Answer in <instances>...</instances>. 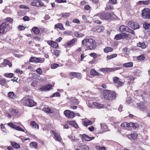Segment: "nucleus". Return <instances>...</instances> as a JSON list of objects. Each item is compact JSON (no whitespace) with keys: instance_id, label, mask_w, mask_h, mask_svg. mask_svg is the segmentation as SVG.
<instances>
[{"instance_id":"1","label":"nucleus","mask_w":150,"mask_h":150,"mask_svg":"<svg viewBox=\"0 0 150 150\" xmlns=\"http://www.w3.org/2000/svg\"><path fill=\"white\" fill-rule=\"evenodd\" d=\"M82 44L87 48V50H93L96 47V41L91 38L85 39L82 41Z\"/></svg>"},{"instance_id":"2","label":"nucleus","mask_w":150,"mask_h":150,"mask_svg":"<svg viewBox=\"0 0 150 150\" xmlns=\"http://www.w3.org/2000/svg\"><path fill=\"white\" fill-rule=\"evenodd\" d=\"M101 96L106 100H112L115 99L116 96L115 92L108 90H104Z\"/></svg>"},{"instance_id":"3","label":"nucleus","mask_w":150,"mask_h":150,"mask_svg":"<svg viewBox=\"0 0 150 150\" xmlns=\"http://www.w3.org/2000/svg\"><path fill=\"white\" fill-rule=\"evenodd\" d=\"M23 104L26 106L32 107L37 105V103L33 100L29 98L23 99Z\"/></svg>"},{"instance_id":"4","label":"nucleus","mask_w":150,"mask_h":150,"mask_svg":"<svg viewBox=\"0 0 150 150\" xmlns=\"http://www.w3.org/2000/svg\"><path fill=\"white\" fill-rule=\"evenodd\" d=\"M142 17L144 19H150V9L144 8L142 10L141 14Z\"/></svg>"},{"instance_id":"5","label":"nucleus","mask_w":150,"mask_h":150,"mask_svg":"<svg viewBox=\"0 0 150 150\" xmlns=\"http://www.w3.org/2000/svg\"><path fill=\"white\" fill-rule=\"evenodd\" d=\"M98 15L100 18L103 19L108 20L111 19L112 17V15L109 12H101L98 14Z\"/></svg>"},{"instance_id":"6","label":"nucleus","mask_w":150,"mask_h":150,"mask_svg":"<svg viewBox=\"0 0 150 150\" xmlns=\"http://www.w3.org/2000/svg\"><path fill=\"white\" fill-rule=\"evenodd\" d=\"M13 21V20L12 18L10 17H7L5 19L3 23L7 25H6V26L10 29L12 28Z\"/></svg>"},{"instance_id":"7","label":"nucleus","mask_w":150,"mask_h":150,"mask_svg":"<svg viewBox=\"0 0 150 150\" xmlns=\"http://www.w3.org/2000/svg\"><path fill=\"white\" fill-rule=\"evenodd\" d=\"M6 25L4 23H2L0 24V35H4L6 33L7 30L9 29L6 26Z\"/></svg>"},{"instance_id":"8","label":"nucleus","mask_w":150,"mask_h":150,"mask_svg":"<svg viewBox=\"0 0 150 150\" xmlns=\"http://www.w3.org/2000/svg\"><path fill=\"white\" fill-rule=\"evenodd\" d=\"M30 5L33 6L37 7H42L44 6V3L38 0H34L30 3Z\"/></svg>"},{"instance_id":"9","label":"nucleus","mask_w":150,"mask_h":150,"mask_svg":"<svg viewBox=\"0 0 150 150\" xmlns=\"http://www.w3.org/2000/svg\"><path fill=\"white\" fill-rule=\"evenodd\" d=\"M64 114L67 117L69 118H72L75 116L74 112L69 110H65L64 112Z\"/></svg>"},{"instance_id":"10","label":"nucleus","mask_w":150,"mask_h":150,"mask_svg":"<svg viewBox=\"0 0 150 150\" xmlns=\"http://www.w3.org/2000/svg\"><path fill=\"white\" fill-rule=\"evenodd\" d=\"M128 25L134 30L139 28V26L138 23L132 21L128 22Z\"/></svg>"},{"instance_id":"11","label":"nucleus","mask_w":150,"mask_h":150,"mask_svg":"<svg viewBox=\"0 0 150 150\" xmlns=\"http://www.w3.org/2000/svg\"><path fill=\"white\" fill-rule=\"evenodd\" d=\"M113 82L115 84H117L119 86H121L124 83L122 81V80L117 77H114L113 78Z\"/></svg>"},{"instance_id":"12","label":"nucleus","mask_w":150,"mask_h":150,"mask_svg":"<svg viewBox=\"0 0 150 150\" xmlns=\"http://www.w3.org/2000/svg\"><path fill=\"white\" fill-rule=\"evenodd\" d=\"M138 136V134L136 132H133L130 134H126L125 136L128 137L130 140H135L137 139Z\"/></svg>"},{"instance_id":"13","label":"nucleus","mask_w":150,"mask_h":150,"mask_svg":"<svg viewBox=\"0 0 150 150\" xmlns=\"http://www.w3.org/2000/svg\"><path fill=\"white\" fill-rule=\"evenodd\" d=\"M49 45L53 48L57 49L58 47V44L53 40H50L47 42Z\"/></svg>"},{"instance_id":"14","label":"nucleus","mask_w":150,"mask_h":150,"mask_svg":"<svg viewBox=\"0 0 150 150\" xmlns=\"http://www.w3.org/2000/svg\"><path fill=\"white\" fill-rule=\"evenodd\" d=\"M69 75L70 76H73L79 79H81V77L80 73L74 72H70Z\"/></svg>"},{"instance_id":"15","label":"nucleus","mask_w":150,"mask_h":150,"mask_svg":"<svg viewBox=\"0 0 150 150\" xmlns=\"http://www.w3.org/2000/svg\"><path fill=\"white\" fill-rule=\"evenodd\" d=\"M41 61V58H37L35 57H31L29 60L30 62H35L36 63L40 62Z\"/></svg>"},{"instance_id":"16","label":"nucleus","mask_w":150,"mask_h":150,"mask_svg":"<svg viewBox=\"0 0 150 150\" xmlns=\"http://www.w3.org/2000/svg\"><path fill=\"white\" fill-rule=\"evenodd\" d=\"M104 29V27L103 26H99L96 27V28L93 29V31L94 32L100 33L103 31Z\"/></svg>"},{"instance_id":"17","label":"nucleus","mask_w":150,"mask_h":150,"mask_svg":"<svg viewBox=\"0 0 150 150\" xmlns=\"http://www.w3.org/2000/svg\"><path fill=\"white\" fill-rule=\"evenodd\" d=\"M52 87V86L51 85L48 84L45 86H44L42 87H40V90L42 91H48L50 90Z\"/></svg>"},{"instance_id":"18","label":"nucleus","mask_w":150,"mask_h":150,"mask_svg":"<svg viewBox=\"0 0 150 150\" xmlns=\"http://www.w3.org/2000/svg\"><path fill=\"white\" fill-rule=\"evenodd\" d=\"M137 107L141 110L144 111L146 109V107L143 103L140 102L137 104Z\"/></svg>"},{"instance_id":"19","label":"nucleus","mask_w":150,"mask_h":150,"mask_svg":"<svg viewBox=\"0 0 150 150\" xmlns=\"http://www.w3.org/2000/svg\"><path fill=\"white\" fill-rule=\"evenodd\" d=\"M77 40L76 39L73 38L71 40L69 41L68 42H67L65 44V46H69L71 45L74 44L75 42H76Z\"/></svg>"},{"instance_id":"20","label":"nucleus","mask_w":150,"mask_h":150,"mask_svg":"<svg viewBox=\"0 0 150 150\" xmlns=\"http://www.w3.org/2000/svg\"><path fill=\"white\" fill-rule=\"evenodd\" d=\"M128 28V27L124 25H122L120 26L119 30L120 32L122 33L125 32H127V29Z\"/></svg>"},{"instance_id":"21","label":"nucleus","mask_w":150,"mask_h":150,"mask_svg":"<svg viewBox=\"0 0 150 150\" xmlns=\"http://www.w3.org/2000/svg\"><path fill=\"white\" fill-rule=\"evenodd\" d=\"M143 27L145 30L148 32H150V23L145 22L143 24Z\"/></svg>"},{"instance_id":"22","label":"nucleus","mask_w":150,"mask_h":150,"mask_svg":"<svg viewBox=\"0 0 150 150\" xmlns=\"http://www.w3.org/2000/svg\"><path fill=\"white\" fill-rule=\"evenodd\" d=\"M67 122L69 125H71L72 126L76 128H77L79 127L78 125L74 121H67Z\"/></svg>"},{"instance_id":"23","label":"nucleus","mask_w":150,"mask_h":150,"mask_svg":"<svg viewBox=\"0 0 150 150\" xmlns=\"http://www.w3.org/2000/svg\"><path fill=\"white\" fill-rule=\"evenodd\" d=\"M59 29L62 30H64L65 29L62 24L58 23L54 25V28Z\"/></svg>"},{"instance_id":"24","label":"nucleus","mask_w":150,"mask_h":150,"mask_svg":"<svg viewBox=\"0 0 150 150\" xmlns=\"http://www.w3.org/2000/svg\"><path fill=\"white\" fill-rule=\"evenodd\" d=\"M120 68L119 67H117L115 68H106V73H108L115 71L116 70L120 69Z\"/></svg>"},{"instance_id":"25","label":"nucleus","mask_w":150,"mask_h":150,"mask_svg":"<svg viewBox=\"0 0 150 150\" xmlns=\"http://www.w3.org/2000/svg\"><path fill=\"white\" fill-rule=\"evenodd\" d=\"M8 81H7L4 78H0V85L2 86H4L7 85Z\"/></svg>"},{"instance_id":"26","label":"nucleus","mask_w":150,"mask_h":150,"mask_svg":"<svg viewBox=\"0 0 150 150\" xmlns=\"http://www.w3.org/2000/svg\"><path fill=\"white\" fill-rule=\"evenodd\" d=\"M30 125L33 128L38 129L39 126L34 121H31L30 122Z\"/></svg>"},{"instance_id":"27","label":"nucleus","mask_w":150,"mask_h":150,"mask_svg":"<svg viewBox=\"0 0 150 150\" xmlns=\"http://www.w3.org/2000/svg\"><path fill=\"white\" fill-rule=\"evenodd\" d=\"M90 74L93 76H99L100 74L98 72L94 69H91L90 70Z\"/></svg>"},{"instance_id":"28","label":"nucleus","mask_w":150,"mask_h":150,"mask_svg":"<svg viewBox=\"0 0 150 150\" xmlns=\"http://www.w3.org/2000/svg\"><path fill=\"white\" fill-rule=\"evenodd\" d=\"M42 110L44 112L50 114H52L54 113L53 111L48 107L44 108L42 109Z\"/></svg>"},{"instance_id":"29","label":"nucleus","mask_w":150,"mask_h":150,"mask_svg":"<svg viewBox=\"0 0 150 150\" xmlns=\"http://www.w3.org/2000/svg\"><path fill=\"white\" fill-rule=\"evenodd\" d=\"M8 96L12 99H15L16 98V96L15 95L14 93L12 91H10L8 94Z\"/></svg>"},{"instance_id":"30","label":"nucleus","mask_w":150,"mask_h":150,"mask_svg":"<svg viewBox=\"0 0 150 150\" xmlns=\"http://www.w3.org/2000/svg\"><path fill=\"white\" fill-rule=\"evenodd\" d=\"M92 124V122L90 120L83 121L82 124L84 126L87 127L88 126L91 125Z\"/></svg>"},{"instance_id":"31","label":"nucleus","mask_w":150,"mask_h":150,"mask_svg":"<svg viewBox=\"0 0 150 150\" xmlns=\"http://www.w3.org/2000/svg\"><path fill=\"white\" fill-rule=\"evenodd\" d=\"M30 147L32 148H35L36 149L38 148V144L36 142H31L30 143Z\"/></svg>"},{"instance_id":"32","label":"nucleus","mask_w":150,"mask_h":150,"mask_svg":"<svg viewBox=\"0 0 150 150\" xmlns=\"http://www.w3.org/2000/svg\"><path fill=\"white\" fill-rule=\"evenodd\" d=\"M113 50V48L111 47H105L104 49V51L105 53H108L112 52Z\"/></svg>"},{"instance_id":"33","label":"nucleus","mask_w":150,"mask_h":150,"mask_svg":"<svg viewBox=\"0 0 150 150\" xmlns=\"http://www.w3.org/2000/svg\"><path fill=\"white\" fill-rule=\"evenodd\" d=\"M98 18L99 17L98 15V14L94 16V22L99 24H101L102 22L98 19Z\"/></svg>"},{"instance_id":"34","label":"nucleus","mask_w":150,"mask_h":150,"mask_svg":"<svg viewBox=\"0 0 150 150\" xmlns=\"http://www.w3.org/2000/svg\"><path fill=\"white\" fill-rule=\"evenodd\" d=\"M137 46L141 47L142 49L145 48L146 47V45L144 42H139L137 43Z\"/></svg>"},{"instance_id":"35","label":"nucleus","mask_w":150,"mask_h":150,"mask_svg":"<svg viewBox=\"0 0 150 150\" xmlns=\"http://www.w3.org/2000/svg\"><path fill=\"white\" fill-rule=\"evenodd\" d=\"M32 30L35 34H38L40 33V30L37 27H33Z\"/></svg>"},{"instance_id":"36","label":"nucleus","mask_w":150,"mask_h":150,"mask_svg":"<svg viewBox=\"0 0 150 150\" xmlns=\"http://www.w3.org/2000/svg\"><path fill=\"white\" fill-rule=\"evenodd\" d=\"M122 39L125 38L127 39H130L131 37V35L130 34L126 33H122Z\"/></svg>"},{"instance_id":"37","label":"nucleus","mask_w":150,"mask_h":150,"mask_svg":"<svg viewBox=\"0 0 150 150\" xmlns=\"http://www.w3.org/2000/svg\"><path fill=\"white\" fill-rule=\"evenodd\" d=\"M133 66V63L132 62H129L123 64V66L125 67H130Z\"/></svg>"},{"instance_id":"38","label":"nucleus","mask_w":150,"mask_h":150,"mask_svg":"<svg viewBox=\"0 0 150 150\" xmlns=\"http://www.w3.org/2000/svg\"><path fill=\"white\" fill-rule=\"evenodd\" d=\"M71 100V102L73 105H78L79 104V102L78 99L75 98V97L73 98Z\"/></svg>"},{"instance_id":"39","label":"nucleus","mask_w":150,"mask_h":150,"mask_svg":"<svg viewBox=\"0 0 150 150\" xmlns=\"http://www.w3.org/2000/svg\"><path fill=\"white\" fill-rule=\"evenodd\" d=\"M94 105L98 108H102L104 106V105L102 104L99 103H93Z\"/></svg>"},{"instance_id":"40","label":"nucleus","mask_w":150,"mask_h":150,"mask_svg":"<svg viewBox=\"0 0 150 150\" xmlns=\"http://www.w3.org/2000/svg\"><path fill=\"white\" fill-rule=\"evenodd\" d=\"M128 127H132L134 129L137 128L136 123L132 122L128 123Z\"/></svg>"},{"instance_id":"41","label":"nucleus","mask_w":150,"mask_h":150,"mask_svg":"<svg viewBox=\"0 0 150 150\" xmlns=\"http://www.w3.org/2000/svg\"><path fill=\"white\" fill-rule=\"evenodd\" d=\"M11 144L12 146L15 149H18L20 147V145L15 142H12Z\"/></svg>"},{"instance_id":"42","label":"nucleus","mask_w":150,"mask_h":150,"mask_svg":"<svg viewBox=\"0 0 150 150\" xmlns=\"http://www.w3.org/2000/svg\"><path fill=\"white\" fill-rule=\"evenodd\" d=\"M115 38L117 40L122 39V33L116 35L115 36Z\"/></svg>"},{"instance_id":"43","label":"nucleus","mask_w":150,"mask_h":150,"mask_svg":"<svg viewBox=\"0 0 150 150\" xmlns=\"http://www.w3.org/2000/svg\"><path fill=\"white\" fill-rule=\"evenodd\" d=\"M117 54H113L111 55H108L107 56V58L109 59H111L117 57Z\"/></svg>"},{"instance_id":"44","label":"nucleus","mask_w":150,"mask_h":150,"mask_svg":"<svg viewBox=\"0 0 150 150\" xmlns=\"http://www.w3.org/2000/svg\"><path fill=\"white\" fill-rule=\"evenodd\" d=\"M80 147L83 150H89V147L85 144L80 146Z\"/></svg>"},{"instance_id":"45","label":"nucleus","mask_w":150,"mask_h":150,"mask_svg":"<svg viewBox=\"0 0 150 150\" xmlns=\"http://www.w3.org/2000/svg\"><path fill=\"white\" fill-rule=\"evenodd\" d=\"M95 148L97 149L98 150H106V147L105 146H99L96 145L95 146Z\"/></svg>"},{"instance_id":"46","label":"nucleus","mask_w":150,"mask_h":150,"mask_svg":"<svg viewBox=\"0 0 150 150\" xmlns=\"http://www.w3.org/2000/svg\"><path fill=\"white\" fill-rule=\"evenodd\" d=\"M145 57L144 54H142L138 56L137 59L139 60H143L145 59Z\"/></svg>"},{"instance_id":"47","label":"nucleus","mask_w":150,"mask_h":150,"mask_svg":"<svg viewBox=\"0 0 150 150\" xmlns=\"http://www.w3.org/2000/svg\"><path fill=\"white\" fill-rule=\"evenodd\" d=\"M82 137L86 141H90L91 139H90V138L87 135L84 134L82 135Z\"/></svg>"},{"instance_id":"48","label":"nucleus","mask_w":150,"mask_h":150,"mask_svg":"<svg viewBox=\"0 0 150 150\" xmlns=\"http://www.w3.org/2000/svg\"><path fill=\"white\" fill-rule=\"evenodd\" d=\"M18 112V110L16 109H11V112L13 115H16Z\"/></svg>"},{"instance_id":"49","label":"nucleus","mask_w":150,"mask_h":150,"mask_svg":"<svg viewBox=\"0 0 150 150\" xmlns=\"http://www.w3.org/2000/svg\"><path fill=\"white\" fill-rule=\"evenodd\" d=\"M4 76L7 77L8 78H11L13 76V74L12 73H5L4 74Z\"/></svg>"},{"instance_id":"50","label":"nucleus","mask_w":150,"mask_h":150,"mask_svg":"<svg viewBox=\"0 0 150 150\" xmlns=\"http://www.w3.org/2000/svg\"><path fill=\"white\" fill-rule=\"evenodd\" d=\"M54 137L56 138V140L59 142H60L61 141L62 138L59 135L57 134L56 136H54Z\"/></svg>"},{"instance_id":"51","label":"nucleus","mask_w":150,"mask_h":150,"mask_svg":"<svg viewBox=\"0 0 150 150\" xmlns=\"http://www.w3.org/2000/svg\"><path fill=\"white\" fill-rule=\"evenodd\" d=\"M60 53V51L58 50H56L54 52V53L56 57H57L59 55V54Z\"/></svg>"},{"instance_id":"52","label":"nucleus","mask_w":150,"mask_h":150,"mask_svg":"<svg viewBox=\"0 0 150 150\" xmlns=\"http://www.w3.org/2000/svg\"><path fill=\"white\" fill-rule=\"evenodd\" d=\"M59 65L58 64L54 63L51 65V68L54 69L58 67Z\"/></svg>"},{"instance_id":"53","label":"nucleus","mask_w":150,"mask_h":150,"mask_svg":"<svg viewBox=\"0 0 150 150\" xmlns=\"http://www.w3.org/2000/svg\"><path fill=\"white\" fill-rule=\"evenodd\" d=\"M36 71L38 74L40 75H41L42 73V71L40 68H38L36 70Z\"/></svg>"},{"instance_id":"54","label":"nucleus","mask_w":150,"mask_h":150,"mask_svg":"<svg viewBox=\"0 0 150 150\" xmlns=\"http://www.w3.org/2000/svg\"><path fill=\"white\" fill-rule=\"evenodd\" d=\"M89 55L91 57H93L94 59H96L97 57V54L95 53H91Z\"/></svg>"},{"instance_id":"55","label":"nucleus","mask_w":150,"mask_h":150,"mask_svg":"<svg viewBox=\"0 0 150 150\" xmlns=\"http://www.w3.org/2000/svg\"><path fill=\"white\" fill-rule=\"evenodd\" d=\"M58 3H65L67 2L66 0H54Z\"/></svg>"},{"instance_id":"56","label":"nucleus","mask_w":150,"mask_h":150,"mask_svg":"<svg viewBox=\"0 0 150 150\" xmlns=\"http://www.w3.org/2000/svg\"><path fill=\"white\" fill-rule=\"evenodd\" d=\"M15 129L17 130L23 132H25V130L24 129H23L21 127L18 126H17Z\"/></svg>"},{"instance_id":"57","label":"nucleus","mask_w":150,"mask_h":150,"mask_svg":"<svg viewBox=\"0 0 150 150\" xmlns=\"http://www.w3.org/2000/svg\"><path fill=\"white\" fill-rule=\"evenodd\" d=\"M121 126L124 127H128V123L126 122H123L121 124Z\"/></svg>"},{"instance_id":"58","label":"nucleus","mask_w":150,"mask_h":150,"mask_svg":"<svg viewBox=\"0 0 150 150\" xmlns=\"http://www.w3.org/2000/svg\"><path fill=\"white\" fill-rule=\"evenodd\" d=\"M86 55H84V53H82L81 55V58L80 60H79L80 61H83V59L84 58L86 57Z\"/></svg>"},{"instance_id":"59","label":"nucleus","mask_w":150,"mask_h":150,"mask_svg":"<svg viewBox=\"0 0 150 150\" xmlns=\"http://www.w3.org/2000/svg\"><path fill=\"white\" fill-rule=\"evenodd\" d=\"M126 32L131 33L132 34H134V31L130 29L129 27L127 29Z\"/></svg>"},{"instance_id":"60","label":"nucleus","mask_w":150,"mask_h":150,"mask_svg":"<svg viewBox=\"0 0 150 150\" xmlns=\"http://www.w3.org/2000/svg\"><path fill=\"white\" fill-rule=\"evenodd\" d=\"M23 20L24 21H28L30 20V18L29 17L27 16H25L23 17Z\"/></svg>"},{"instance_id":"61","label":"nucleus","mask_w":150,"mask_h":150,"mask_svg":"<svg viewBox=\"0 0 150 150\" xmlns=\"http://www.w3.org/2000/svg\"><path fill=\"white\" fill-rule=\"evenodd\" d=\"M74 35L76 37H82L81 35L78 32H75L74 33Z\"/></svg>"},{"instance_id":"62","label":"nucleus","mask_w":150,"mask_h":150,"mask_svg":"<svg viewBox=\"0 0 150 150\" xmlns=\"http://www.w3.org/2000/svg\"><path fill=\"white\" fill-rule=\"evenodd\" d=\"M0 126L3 131L4 132H6V129L3 124H1L0 125Z\"/></svg>"},{"instance_id":"63","label":"nucleus","mask_w":150,"mask_h":150,"mask_svg":"<svg viewBox=\"0 0 150 150\" xmlns=\"http://www.w3.org/2000/svg\"><path fill=\"white\" fill-rule=\"evenodd\" d=\"M91 7L88 5H86L84 7V9L85 10H88L91 8Z\"/></svg>"},{"instance_id":"64","label":"nucleus","mask_w":150,"mask_h":150,"mask_svg":"<svg viewBox=\"0 0 150 150\" xmlns=\"http://www.w3.org/2000/svg\"><path fill=\"white\" fill-rule=\"evenodd\" d=\"M144 5H148L150 4V0L144 1Z\"/></svg>"}]
</instances>
